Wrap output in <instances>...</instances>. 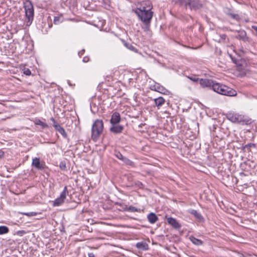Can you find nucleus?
I'll return each mask as SVG.
<instances>
[{
    "label": "nucleus",
    "mask_w": 257,
    "mask_h": 257,
    "mask_svg": "<svg viewBox=\"0 0 257 257\" xmlns=\"http://www.w3.org/2000/svg\"><path fill=\"white\" fill-rule=\"evenodd\" d=\"M143 8L146 10H150L151 11V9L153 8L151 2L149 1H143L141 4L140 7H137L136 10H142Z\"/></svg>",
    "instance_id": "14"
},
{
    "label": "nucleus",
    "mask_w": 257,
    "mask_h": 257,
    "mask_svg": "<svg viewBox=\"0 0 257 257\" xmlns=\"http://www.w3.org/2000/svg\"><path fill=\"white\" fill-rule=\"evenodd\" d=\"M102 3L104 8L108 9L110 7V0H102Z\"/></svg>",
    "instance_id": "27"
},
{
    "label": "nucleus",
    "mask_w": 257,
    "mask_h": 257,
    "mask_svg": "<svg viewBox=\"0 0 257 257\" xmlns=\"http://www.w3.org/2000/svg\"><path fill=\"white\" fill-rule=\"evenodd\" d=\"M156 105L158 107L161 106L165 103V99L162 97H159L154 99Z\"/></svg>",
    "instance_id": "22"
},
{
    "label": "nucleus",
    "mask_w": 257,
    "mask_h": 257,
    "mask_svg": "<svg viewBox=\"0 0 257 257\" xmlns=\"http://www.w3.org/2000/svg\"><path fill=\"white\" fill-rule=\"evenodd\" d=\"M24 74L26 75L30 76L31 74V71L29 69L25 68L24 69Z\"/></svg>",
    "instance_id": "36"
},
{
    "label": "nucleus",
    "mask_w": 257,
    "mask_h": 257,
    "mask_svg": "<svg viewBox=\"0 0 257 257\" xmlns=\"http://www.w3.org/2000/svg\"><path fill=\"white\" fill-rule=\"evenodd\" d=\"M241 119L240 121H239V123H241L242 124H249L251 123L252 120L251 119L244 117V116L241 115Z\"/></svg>",
    "instance_id": "23"
},
{
    "label": "nucleus",
    "mask_w": 257,
    "mask_h": 257,
    "mask_svg": "<svg viewBox=\"0 0 257 257\" xmlns=\"http://www.w3.org/2000/svg\"><path fill=\"white\" fill-rule=\"evenodd\" d=\"M168 223L172 226L175 229H179L181 227V225L177 222L176 219L173 217H169L167 218Z\"/></svg>",
    "instance_id": "16"
},
{
    "label": "nucleus",
    "mask_w": 257,
    "mask_h": 257,
    "mask_svg": "<svg viewBox=\"0 0 257 257\" xmlns=\"http://www.w3.org/2000/svg\"><path fill=\"white\" fill-rule=\"evenodd\" d=\"M123 42L124 45L129 50H132L134 52L137 51V49L134 46H133L131 44L126 43V42Z\"/></svg>",
    "instance_id": "25"
},
{
    "label": "nucleus",
    "mask_w": 257,
    "mask_h": 257,
    "mask_svg": "<svg viewBox=\"0 0 257 257\" xmlns=\"http://www.w3.org/2000/svg\"><path fill=\"white\" fill-rule=\"evenodd\" d=\"M230 10H228V12H226L227 15L230 16L231 18L234 20H238L239 19V16L237 14H234L230 12Z\"/></svg>",
    "instance_id": "26"
},
{
    "label": "nucleus",
    "mask_w": 257,
    "mask_h": 257,
    "mask_svg": "<svg viewBox=\"0 0 257 257\" xmlns=\"http://www.w3.org/2000/svg\"><path fill=\"white\" fill-rule=\"evenodd\" d=\"M88 255V257H95V255L92 252L89 253Z\"/></svg>",
    "instance_id": "44"
},
{
    "label": "nucleus",
    "mask_w": 257,
    "mask_h": 257,
    "mask_svg": "<svg viewBox=\"0 0 257 257\" xmlns=\"http://www.w3.org/2000/svg\"><path fill=\"white\" fill-rule=\"evenodd\" d=\"M84 52H85V50H84V49H82V50H81V51H80L78 52V55L79 56V57H81V56H82V55H83V54L84 53Z\"/></svg>",
    "instance_id": "41"
},
{
    "label": "nucleus",
    "mask_w": 257,
    "mask_h": 257,
    "mask_svg": "<svg viewBox=\"0 0 257 257\" xmlns=\"http://www.w3.org/2000/svg\"><path fill=\"white\" fill-rule=\"evenodd\" d=\"M142 10H134L133 11L137 15L139 18L146 25L147 28H149L151 21L153 16V12L150 10H146L144 8Z\"/></svg>",
    "instance_id": "1"
},
{
    "label": "nucleus",
    "mask_w": 257,
    "mask_h": 257,
    "mask_svg": "<svg viewBox=\"0 0 257 257\" xmlns=\"http://www.w3.org/2000/svg\"><path fill=\"white\" fill-rule=\"evenodd\" d=\"M172 3L183 6L184 0H171Z\"/></svg>",
    "instance_id": "31"
},
{
    "label": "nucleus",
    "mask_w": 257,
    "mask_h": 257,
    "mask_svg": "<svg viewBox=\"0 0 257 257\" xmlns=\"http://www.w3.org/2000/svg\"><path fill=\"white\" fill-rule=\"evenodd\" d=\"M68 194L67 187L65 186L63 191L60 194L59 197L56 198L53 203L54 206H58L62 204L66 199V195Z\"/></svg>",
    "instance_id": "6"
},
{
    "label": "nucleus",
    "mask_w": 257,
    "mask_h": 257,
    "mask_svg": "<svg viewBox=\"0 0 257 257\" xmlns=\"http://www.w3.org/2000/svg\"><path fill=\"white\" fill-rule=\"evenodd\" d=\"M154 90L158 91L162 94H167L169 92L168 90H167L164 87L160 85L159 84H155L154 86Z\"/></svg>",
    "instance_id": "18"
},
{
    "label": "nucleus",
    "mask_w": 257,
    "mask_h": 257,
    "mask_svg": "<svg viewBox=\"0 0 257 257\" xmlns=\"http://www.w3.org/2000/svg\"><path fill=\"white\" fill-rule=\"evenodd\" d=\"M136 247L141 250H147L149 249V245L145 241L137 242L136 245Z\"/></svg>",
    "instance_id": "19"
},
{
    "label": "nucleus",
    "mask_w": 257,
    "mask_h": 257,
    "mask_svg": "<svg viewBox=\"0 0 257 257\" xmlns=\"http://www.w3.org/2000/svg\"><path fill=\"white\" fill-rule=\"evenodd\" d=\"M213 90L219 94L229 96H234L237 95L236 91L233 89L218 83H215Z\"/></svg>",
    "instance_id": "4"
},
{
    "label": "nucleus",
    "mask_w": 257,
    "mask_h": 257,
    "mask_svg": "<svg viewBox=\"0 0 257 257\" xmlns=\"http://www.w3.org/2000/svg\"><path fill=\"white\" fill-rule=\"evenodd\" d=\"M32 166L39 170H43L47 168L45 162H41L39 158H35L33 159Z\"/></svg>",
    "instance_id": "7"
},
{
    "label": "nucleus",
    "mask_w": 257,
    "mask_h": 257,
    "mask_svg": "<svg viewBox=\"0 0 257 257\" xmlns=\"http://www.w3.org/2000/svg\"><path fill=\"white\" fill-rule=\"evenodd\" d=\"M9 228L6 226H0V235L8 233Z\"/></svg>",
    "instance_id": "24"
},
{
    "label": "nucleus",
    "mask_w": 257,
    "mask_h": 257,
    "mask_svg": "<svg viewBox=\"0 0 257 257\" xmlns=\"http://www.w3.org/2000/svg\"><path fill=\"white\" fill-rule=\"evenodd\" d=\"M50 120L52 121L53 122V126L55 127V125H60V124H59L58 123H57L55 120V119L53 118V117H51L50 118Z\"/></svg>",
    "instance_id": "39"
},
{
    "label": "nucleus",
    "mask_w": 257,
    "mask_h": 257,
    "mask_svg": "<svg viewBox=\"0 0 257 257\" xmlns=\"http://www.w3.org/2000/svg\"><path fill=\"white\" fill-rule=\"evenodd\" d=\"M227 37V36L225 34H222L220 35V38L222 40H225Z\"/></svg>",
    "instance_id": "42"
},
{
    "label": "nucleus",
    "mask_w": 257,
    "mask_h": 257,
    "mask_svg": "<svg viewBox=\"0 0 257 257\" xmlns=\"http://www.w3.org/2000/svg\"><path fill=\"white\" fill-rule=\"evenodd\" d=\"M127 159V158L124 157V158L122 159V161H123L124 163L125 162V160Z\"/></svg>",
    "instance_id": "46"
},
{
    "label": "nucleus",
    "mask_w": 257,
    "mask_h": 257,
    "mask_svg": "<svg viewBox=\"0 0 257 257\" xmlns=\"http://www.w3.org/2000/svg\"><path fill=\"white\" fill-rule=\"evenodd\" d=\"M232 60L233 62L234 63H235L236 64L238 65V63H237V62H236V60H234L233 59V58H232Z\"/></svg>",
    "instance_id": "47"
},
{
    "label": "nucleus",
    "mask_w": 257,
    "mask_h": 257,
    "mask_svg": "<svg viewBox=\"0 0 257 257\" xmlns=\"http://www.w3.org/2000/svg\"><path fill=\"white\" fill-rule=\"evenodd\" d=\"M190 239L193 244H194L196 245H198V246L201 245L203 243V241H202L201 240L199 239L194 236H191L190 237Z\"/></svg>",
    "instance_id": "21"
},
{
    "label": "nucleus",
    "mask_w": 257,
    "mask_h": 257,
    "mask_svg": "<svg viewBox=\"0 0 257 257\" xmlns=\"http://www.w3.org/2000/svg\"><path fill=\"white\" fill-rule=\"evenodd\" d=\"M115 156L119 160H122L124 156L119 152H115Z\"/></svg>",
    "instance_id": "29"
},
{
    "label": "nucleus",
    "mask_w": 257,
    "mask_h": 257,
    "mask_svg": "<svg viewBox=\"0 0 257 257\" xmlns=\"http://www.w3.org/2000/svg\"><path fill=\"white\" fill-rule=\"evenodd\" d=\"M90 60L89 57L87 56H85L83 58V62H88Z\"/></svg>",
    "instance_id": "40"
},
{
    "label": "nucleus",
    "mask_w": 257,
    "mask_h": 257,
    "mask_svg": "<svg viewBox=\"0 0 257 257\" xmlns=\"http://www.w3.org/2000/svg\"><path fill=\"white\" fill-rule=\"evenodd\" d=\"M25 16L27 19V26H30L34 20V9L32 2L30 0H26L24 3Z\"/></svg>",
    "instance_id": "3"
},
{
    "label": "nucleus",
    "mask_w": 257,
    "mask_h": 257,
    "mask_svg": "<svg viewBox=\"0 0 257 257\" xmlns=\"http://www.w3.org/2000/svg\"><path fill=\"white\" fill-rule=\"evenodd\" d=\"M255 147V145L254 144H252V143H249V144H247L246 145H245L244 147H243V149H247L249 151H250V148L251 147Z\"/></svg>",
    "instance_id": "30"
},
{
    "label": "nucleus",
    "mask_w": 257,
    "mask_h": 257,
    "mask_svg": "<svg viewBox=\"0 0 257 257\" xmlns=\"http://www.w3.org/2000/svg\"><path fill=\"white\" fill-rule=\"evenodd\" d=\"M227 118L233 122H238L241 120V115L236 113H229L227 114Z\"/></svg>",
    "instance_id": "13"
},
{
    "label": "nucleus",
    "mask_w": 257,
    "mask_h": 257,
    "mask_svg": "<svg viewBox=\"0 0 257 257\" xmlns=\"http://www.w3.org/2000/svg\"><path fill=\"white\" fill-rule=\"evenodd\" d=\"M124 163H125L127 165H129V166H133V165H134V162L128 158L125 160V161Z\"/></svg>",
    "instance_id": "37"
},
{
    "label": "nucleus",
    "mask_w": 257,
    "mask_h": 257,
    "mask_svg": "<svg viewBox=\"0 0 257 257\" xmlns=\"http://www.w3.org/2000/svg\"><path fill=\"white\" fill-rule=\"evenodd\" d=\"M104 129L103 121L102 119H96L91 128V139L94 141L96 142L100 136L102 134Z\"/></svg>",
    "instance_id": "2"
},
{
    "label": "nucleus",
    "mask_w": 257,
    "mask_h": 257,
    "mask_svg": "<svg viewBox=\"0 0 257 257\" xmlns=\"http://www.w3.org/2000/svg\"><path fill=\"white\" fill-rule=\"evenodd\" d=\"M188 78L193 82H199V80H200V79H201V78H199L195 76H190V77H188Z\"/></svg>",
    "instance_id": "35"
},
{
    "label": "nucleus",
    "mask_w": 257,
    "mask_h": 257,
    "mask_svg": "<svg viewBox=\"0 0 257 257\" xmlns=\"http://www.w3.org/2000/svg\"><path fill=\"white\" fill-rule=\"evenodd\" d=\"M60 168L63 171L67 170L66 163L65 161H61L59 164Z\"/></svg>",
    "instance_id": "28"
},
{
    "label": "nucleus",
    "mask_w": 257,
    "mask_h": 257,
    "mask_svg": "<svg viewBox=\"0 0 257 257\" xmlns=\"http://www.w3.org/2000/svg\"><path fill=\"white\" fill-rule=\"evenodd\" d=\"M4 156V152L2 151H0V159Z\"/></svg>",
    "instance_id": "45"
},
{
    "label": "nucleus",
    "mask_w": 257,
    "mask_h": 257,
    "mask_svg": "<svg viewBox=\"0 0 257 257\" xmlns=\"http://www.w3.org/2000/svg\"><path fill=\"white\" fill-rule=\"evenodd\" d=\"M183 6L186 9L197 11L203 8V4L200 0H184Z\"/></svg>",
    "instance_id": "5"
},
{
    "label": "nucleus",
    "mask_w": 257,
    "mask_h": 257,
    "mask_svg": "<svg viewBox=\"0 0 257 257\" xmlns=\"http://www.w3.org/2000/svg\"><path fill=\"white\" fill-rule=\"evenodd\" d=\"M215 82L211 79L201 78L199 80V84L201 86L204 88L207 87L213 90Z\"/></svg>",
    "instance_id": "8"
},
{
    "label": "nucleus",
    "mask_w": 257,
    "mask_h": 257,
    "mask_svg": "<svg viewBox=\"0 0 257 257\" xmlns=\"http://www.w3.org/2000/svg\"><path fill=\"white\" fill-rule=\"evenodd\" d=\"M25 233L24 230H20L17 232V234L20 235H22L23 234Z\"/></svg>",
    "instance_id": "43"
},
{
    "label": "nucleus",
    "mask_w": 257,
    "mask_h": 257,
    "mask_svg": "<svg viewBox=\"0 0 257 257\" xmlns=\"http://www.w3.org/2000/svg\"><path fill=\"white\" fill-rule=\"evenodd\" d=\"M147 219L151 224H154L159 220L158 217L153 212H151L147 215Z\"/></svg>",
    "instance_id": "17"
},
{
    "label": "nucleus",
    "mask_w": 257,
    "mask_h": 257,
    "mask_svg": "<svg viewBox=\"0 0 257 257\" xmlns=\"http://www.w3.org/2000/svg\"><path fill=\"white\" fill-rule=\"evenodd\" d=\"M22 214L25 215L29 217L34 216L37 215V213L35 212H22Z\"/></svg>",
    "instance_id": "32"
},
{
    "label": "nucleus",
    "mask_w": 257,
    "mask_h": 257,
    "mask_svg": "<svg viewBox=\"0 0 257 257\" xmlns=\"http://www.w3.org/2000/svg\"><path fill=\"white\" fill-rule=\"evenodd\" d=\"M61 22L60 17H55L54 19V24L55 25L58 24Z\"/></svg>",
    "instance_id": "34"
},
{
    "label": "nucleus",
    "mask_w": 257,
    "mask_h": 257,
    "mask_svg": "<svg viewBox=\"0 0 257 257\" xmlns=\"http://www.w3.org/2000/svg\"><path fill=\"white\" fill-rule=\"evenodd\" d=\"M116 204L117 205H119L121 207V209H119V210L122 211H128L131 212H141V209L137 208L134 206H130L129 207H127L126 205L120 203H116Z\"/></svg>",
    "instance_id": "9"
},
{
    "label": "nucleus",
    "mask_w": 257,
    "mask_h": 257,
    "mask_svg": "<svg viewBox=\"0 0 257 257\" xmlns=\"http://www.w3.org/2000/svg\"><path fill=\"white\" fill-rule=\"evenodd\" d=\"M55 128L65 138L69 140L68 136L64 128L60 125H55Z\"/></svg>",
    "instance_id": "20"
},
{
    "label": "nucleus",
    "mask_w": 257,
    "mask_h": 257,
    "mask_svg": "<svg viewBox=\"0 0 257 257\" xmlns=\"http://www.w3.org/2000/svg\"><path fill=\"white\" fill-rule=\"evenodd\" d=\"M124 130V126L119 123L117 124L111 125L109 128V131L114 134H118L122 132Z\"/></svg>",
    "instance_id": "11"
},
{
    "label": "nucleus",
    "mask_w": 257,
    "mask_h": 257,
    "mask_svg": "<svg viewBox=\"0 0 257 257\" xmlns=\"http://www.w3.org/2000/svg\"><path fill=\"white\" fill-rule=\"evenodd\" d=\"M188 211L189 213L193 215L196 218V219H197L198 221L200 222L204 221V217L197 210L194 209H190Z\"/></svg>",
    "instance_id": "15"
},
{
    "label": "nucleus",
    "mask_w": 257,
    "mask_h": 257,
    "mask_svg": "<svg viewBox=\"0 0 257 257\" xmlns=\"http://www.w3.org/2000/svg\"><path fill=\"white\" fill-rule=\"evenodd\" d=\"M135 186H136L140 188H142L143 186V183L139 181H137L135 182Z\"/></svg>",
    "instance_id": "38"
},
{
    "label": "nucleus",
    "mask_w": 257,
    "mask_h": 257,
    "mask_svg": "<svg viewBox=\"0 0 257 257\" xmlns=\"http://www.w3.org/2000/svg\"><path fill=\"white\" fill-rule=\"evenodd\" d=\"M238 35L236 38L239 40H242L244 42L250 43L251 39L247 36L246 33L244 30H240L238 31Z\"/></svg>",
    "instance_id": "10"
},
{
    "label": "nucleus",
    "mask_w": 257,
    "mask_h": 257,
    "mask_svg": "<svg viewBox=\"0 0 257 257\" xmlns=\"http://www.w3.org/2000/svg\"><path fill=\"white\" fill-rule=\"evenodd\" d=\"M37 124L41 125L42 126V127L43 128L48 127V125L47 123L43 122L40 120H39L38 122L37 123Z\"/></svg>",
    "instance_id": "33"
},
{
    "label": "nucleus",
    "mask_w": 257,
    "mask_h": 257,
    "mask_svg": "<svg viewBox=\"0 0 257 257\" xmlns=\"http://www.w3.org/2000/svg\"><path fill=\"white\" fill-rule=\"evenodd\" d=\"M121 121V117L119 113L118 112H114L112 113L110 119V123L111 125L117 124L119 123Z\"/></svg>",
    "instance_id": "12"
}]
</instances>
